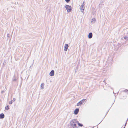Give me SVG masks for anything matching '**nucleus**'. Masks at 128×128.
<instances>
[{"instance_id":"7ed1b4c3","label":"nucleus","mask_w":128,"mask_h":128,"mask_svg":"<svg viewBox=\"0 0 128 128\" xmlns=\"http://www.w3.org/2000/svg\"><path fill=\"white\" fill-rule=\"evenodd\" d=\"M68 47V44H65L64 46V50L65 51H67Z\"/></svg>"},{"instance_id":"473e14b6","label":"nucleus","mask_w":128,"mask_h":128,"mask_svg":"<svg viewBox=\"0 0 128 128\" xmlns=\"http://www.w3.org/2000/svg\"><path fill=\"white\" fill-rule=\"evenodd\" d=\"M102 122V121H101V122H100H100Z\"/></svg>"},{"instance_id":"dca6fc26","label":"nucleus","mask_w":128,"mask_h":128,"mask_svg":"<svg viewBox=\"0 0 128 128\" xmlns=\"http://www.w3.org/2000/svg\"><path fill=\"white\" fill-rule=\"evenodd\" d=\"M14 102V100H10V101L9 102V104H12L13 102Z\"/></svg>"},{"instance_id":"4468645a","label":"nucleus","mask_w":128,"mask_h":128,"mask_svg":"<svg viewBox=\"0 0 128 128\" xmlns=\"http://www.w3.org/2000/svg\"><path fill=\"white\" fill-rule=\"evenodd\" d=\"M78 126L80 127H82L83 126V124L80 123H78Z\"/></svg>"},{"instance_id":"f704fd0d","label":"nucleus","mask_w":128,"mask_h":128,"mask_svg":"<svg viewBox=\"0 0 128 128\" xmlns=\"http://www.w3.org/2000/svg\"><path fill=\"white\" fill-rule=\"evenodd\" d=\"M113 104H114V103L112 104V105Z\"/></svg>"},{"instance_id":"a211bd4d","label":"nucleus","mask_w":128,"mask_h":128,"mask_svg":"<svg viewBox=\"0 0 128 128\" xmlns=\"http://www.w3.org/2000/svg\"><path fill=\"white\" fill-rule=\"evenodd\" d=\"M70 0H65V1L67 3L69 2L70 1Z\"/></svg>"},{"instance_id":"aec40b11","label":"nucleus","mask_w":128,"mask_h":128,"mask_svg":"<svg viewBox=\"0 0 128 128\" xmlns=\"http://www.w3.org/2000/svg\"><path fill=\"white\" fill-rule=\"evenodd\" d=\"M7 36L8 38L10 37V34H8L7 35Z\"/></svg>"},{"instance_id":"423d86ee","label":"nucleus","mask_w":128,"mask_h":128,"mask_svg":"<svg viewBox=\"0 0 128 128\" xmlns=\"http://www.w3.org/2000/svg\"><path fill=\"white\" fill-rule=\"evenodd\" d=\"M92 36V32H90L88 34V38H91Z\"/></svg>"},{"instance_id":"b1692460","label":"nucleus","mask_w":128,"mask_h":128,"mask_svg":"<svg viewBox=\"0 0 128 128\" xmlns=\"http://www.w3.org/2000/svg\"><path fill=\"white\" fill-rule=\"evenodd\" d=\"M109 110L107 112H106V115L107 114V113H108V112L109 111Z\"/></svg>"},{"instance_id":"ddd939ff","label":"nucleus","mask_w":128,"mask_h":128,"mask_svg":"<svg viewBox=\"0 0 128 128\" xmlns=\"http://www.w3.org/2000/svg\"><path fill=\"white\" fill-rule=\"evenodd\" d=\"M72 127L74 128H78V127L76 126V124H73Z\"/></svg>"},{"instance_id":"6e6552de","label":"nucleus","mask_w":128,"mask_h":128,"mask_svg":"<svg viewBox=\"0 0 128 128\" xmlns=\"http://www.w3.org/2000/svg\"><path fill=\"white\" fill-rule=\"evenodd\" d=\"M83 104L82 103L81 101H80L79 102H78L77 104V106H81L82 104Z\"/></svg>"},{"instance_id":"39448f33","label":"nucleus","mask_w":128,"mask_h":128,"mask_svg":"<svg viewBox=\"0 0 128 128\" xmlns=\"http://www.w3.org/2000/svg\"><path fill=\"white\" fill-rule=\"evenodd\" d=\"M84 5H81V6H80V10H81V12H83L84 11Z\"/></svg>"},{"instance_id":"0eeeda50","label":"nucleus","mask_w":128,"mask_h":128,"mask_svg":"<svg viewBox=\"0 0 128 128\" xmlns=\"http://www.w3.org/2000/svg\"><path fill=\"white\" fill-rule=\"evenodd\" d=\"M4 117V115L3 113H2L0 114V119H2Z\"/></svg>"},{"instance_id":"412c9836","label":"nucleus","mask_w":128,"mask_h":128,"mask_svg":"<svg viewBox=\"0 0 128 128\" xmlns=\"http://www.w3.org/2000/svg\"><path fill=\"white\" fill-rule=\"evenodd\" d=\"M74 123H73L72 122V123H71L70 124V125L72 126V127H73V124H73Z\"/></svg>"},{"instance_id":"5701e85b","label":"nucleus","mask_w":128,"mask_h":128,"mask_svg":"<svg viewBox=\"0 0 128 128\" xmlns=\"http://www.w3.org/2000/svg\"><path fill=\"white\" fill-rule=\"evenodd\" d=\"M16 98H13V100H14V102L16 100Z\"/></svg>"},{"instance_id":"393cba45","label":"nucleus","mask_w":128,"mask_h":128,"mask_svg":"<svg viewBox=\"0 0 128 128\" xmlns=\"http://www.w3.org/2000/svg\"><path fill=\"white\" fill-rule=\"evenodd\" d=\"M127 122H126V123L125 124L124 127L125 126H126V124H127Z\"/></svg>"},{"instance_id":"f257e3e1","label":"nucleus","mask_w":128,"mask_h":128,"mask_svg":"<svg viewBox=\"0 0 128 128\" xmlns=\"http://www.w3.org/2000/svg\"><path fill=\"white\" fill-rule=\"evenodd\" d=\"M65 8L68 12H70L72 10V7L68 5H66L65 6Z\"/></svg>"},{"instance_id":"a878e982","label":"nucleus","mask_w":128,"mask_h":128,"mask_svg":"<svg viewBox=\"0 0 128 128\" xmlns=\"http://www.w3.org/2000/svg\"><path fill=\"white\" fill-rule=\"evenodd\" d=\"M4 92V90H2V91L1 92L2 93H3Z\"/></svg>"},{"instance_id":"1a4fd4ad","label":"nucleus","mask_w":128,"mask_h":128,"mask_svg":"<svg viewBox=\"0 0 128 128\" xmlns=\"http://www.w3.org/2000/svg\"><path fill=\"white\" fill-rule=\"evenodd\" d=\"M96 19L95 18H93L92 19L91 22L92 23H94L96 21Z\"/></svg>"},{"instance_id":"f3484780","label":"nucleus","mask_w":128,"mask_h":128,"mask_svg":"<svg viewBox=\"0 0 128 128\" xmlns=\"http://www.w3.org/2000/svg\"><path fill=\"white\" fill-rule=\"evenodd\" d=\"M124 38L125 40H128V36H125Z\"/></svg>"},{"instance_id":"f03ea898","label":"nucleus","mask_w":128,"mask_h":128,"mask_svg":"<svg viewBox=\"0 0 128 128\" xmlns=\"http://www.w3.org/2000/svg\"><path fill=\"white\" fill-rule=\"evenodd\" d=\"M79 111V109L78 108H76L74 111V114H75L76 115L77 114Z\"/></svg>"},{"instance_id":"bb28decb","label":"nucleus","mask_w":128,"mask_h":128,"mask_svg":"<svg viewBox=\"0 0 128 128\" xmlns=\"http://www.w3.org/2000/svg\"><path fill=\"white\" fill-rule=\"evenodd\" d=\"M76 123H77V124H78V123H80L79 122H78V121L77 120V122H76Z\"/></svg>"},{"instance_id":"2eb2a0df","label":"nucleus","mask_w":128,"mask_h":128,"mask_svg":"<svg viewBox=\"0 0 128 128\" xmlns=\"http://www.w3.org/2000/svg\"><path fill=\"white\" fill-rule=\"evenodd\" d=\"M86 99H82V100L80 101L82 102V103L83 104V103H84V102L85 101V100H86Z\"/></svg>"},{"instance_id":"c85d7f7f","label":"nucleus","mask_w":128,"mask_h":128,"mask_svg":"<svg viewBox=\"0 0 128 128\" xmlns=\"http://www.w3.org/2000/svg\"><path fill=\"white\" fill-rule=\"evenodd\" d=\"M102 122V121H101V122H100H100Z\"/></svg>"},{"instance_id":"6ab92c4d","label":"nucleus","mask_w":128,"mask_h":128,"mask_svg":"<svg viewBox=\"0 0 128 128\" xmlns=\"http://www.w3.org/2000/svg\"><path fill=\"white\" fill-rule=\"evenodd\" d=\"M127 91H128V90H127V89H126L123 90V92H126Z\"/></svg>"},{"instance_id":"2f4dec72","label":"nucleus","mask_w":128,"mask_h":128,"mask_svg":"<svg viewBox=\"0 0 128 128\" xmlns=\"http://www.w3.org/2000/svg\"><path fill=\"white\" fill-rule=\"evenodd\" d=\"M102 122V121H101V122H100H100Z\"/></svg>"},{"instance_id":"72a5a7b5","label":"nucleus","mask_w":128,"mask_h":128,"mask_svg":"<svg viewBox=\"0 0 128 128\" xmlns=\"http://www.w3.org/2000/svg\"><path fill=\"white\" fill-rule=\"evenodd\" d=\"M123 128H125V127H124Z\"/></svg>"},{"instance_id":"4be33fe9","label":"nucleus","mask_w":128,"mask_h":128,"mask_svg":"<svg viewBox=\"0 0 128 128\" xmlns=\"http://www.w3.org/2000/svg\"><path fill=\"white\" fill-rule=\"evenodd\" d=\"M16 78H14L13 80V81H16Z\"/></svg>"},{"instance_id":"c756f323","label":"nucleus","mask_w":128,"mask_h":128,"mask_svg":"<svg viewBox=\"0 0 128 128\" xmlns=\"http://www.w3.org/2000/svg\"><path fill=\"white\" fill-rule=\"evenodd\" d=\"M102 122V121H101V122H100H100Z\"/></svg>"},{"instance_id":"f8f14e48","label":"nucleus","mask_w":128,"mask_h":128,"mask_svg":"<svg viewBox=\"0 0 128 128\" xmlns=\"http://www.w3.org/2000/svg\"><path fill=\"white\" fill-rule=\"evenodd\" d=\"M9 106L8 105L6 106L5 107V109L6 110H8L10 109V108L9 107Z\"/></svg>"},{"instance_id":"9b49d317","label":"nucleus","mask_w":128,"mask_h":128,"mask_svg":"<svg viewBox=\"0 0 128 128\" xmlns=\"http://www.w3.org/2000/svg\"><path fill=\"white\" fill-rule=\"evenodd\" d=\"M44 83H42L41 84L40 87L42 89H44L43 88L44 86Z\"/></svg>"},{"instance_id":"cd10ccee","label":"nucleus","mask_w":128,"mask_h":128,"mask_svg":"<svg viewBox=\"0 0 128 128\" xmlns=\"http://www.w3.org/2000/svg\"><path fill=\"white\" fill-rule=\"evenodd\" d=\"M84 2H83V3L82 4V5H84Z\"/></svg>"},{"instance_id":"7c9ffc66","label":"nucleus","mask_w":128,"mask_h":128,"mask_svg":"<svg viewBox=\"0 0 128 128\" xmlns=\"http://www.w3.org/2000/svg\"><path fill=\"white\" fill-rule=\"evenodd\" d=\"M102 122V121H101V122H100H100Z\"/></svg>"},{"instance_id":"20e7f679","label":"nucleus","mask_w":128,"mask_h":128,"mask_svg":"<svg viewBox=\"0 0 128 128\" xmlns=\"http://www.w3.org/2000/svg\"><path fill=\"white\" fill-rule=\"evenodd\" d=\"M50 75L51 76H53L54 75V71L53 70H52L50 73Z\"/></svg>"},{"instance_id":"9d476101","label":"nucleus","mask_w":128,"mask_h":128,"mask_svg":"<svg viewBox=\"0 0 128 128\" xmlns=\"http://www.w3.org/2000/svg\"><path fill=\"white\" fill-rule=\"evenodd\" d=\"M77 120L75 119L73 120H72L71 121V122H72L73 123L75 124L76 123Z\"/></svg>"}]
</instances>
